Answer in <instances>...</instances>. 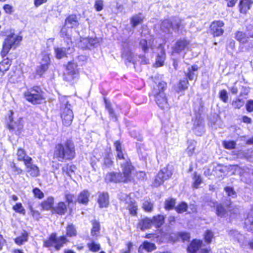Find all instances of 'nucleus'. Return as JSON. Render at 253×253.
I'll return each instance as SVG.
<instances>
[{
  "label": "nucleus",
  "instance_id": "nucleus-1",
  "mask_svg": "<svg viewBox=\"0 0 253 253\" xmlns=\"http://www.w3.org/2000/svg\"><path fill=\"white\" fill-rule=\"evenodd\" d=\"M75 145L71 139L58 143L55 147L54 157L60 162L71 160L75 158Z\"/></svg>",
  "mask_w": 253,
  "mask_h": 253
},
{
  "label": "nucleus",
  "instance_id": "nucleus-2",
  "mask_svg": "<svg viewBox=\"0 0 253 253\" xmlns=\"http://www.w3.org/2000/svg\"><path fill=\"white\" fill-rule=\"evenodd\" d=\"M156 86L154 87L152 93L155 97V101L158 106L161 109L169 108L167 98L164 91L167 88V83L164 81H160L158 84L156 82Z\"/></svg>",
  "mask_w": 253,
  "mask_h": 253
},
{
  "label": "nucleus",
  "instance_id": "nucleus-3",
  "mask_svg": "<svg viewBox=\"0 0 253 253\" xmlns=\"http://www.w3.org/2000/svg\"><path fill=\"white\" fill-rule=\"evenodd\" d=\"M59 100L61 104L60 115L63 124L68 126L71 125L74 118L73 111L71 109V106L68 104L69 102L66 96L60 97Z\"/></svg>",
  "mask_w": 253,
  "mask_h": 253
},
{
  "label": "nucleus",
  "instance_id": "nucleus-4",
  "mask_svg": "<svg viewBox=\"0 0 253 253\" xmlns=\"http://www.w3.org/2000/svg\"><path fill=\"white\" fill-rule=\"evenodd\" d=\"M123 173L110 172L107 174L106 180L109 182H121L130 181L133 169L129 168H121Z\"/></svg>",
  "mask_w": 253,
  "mask_h": 253
},
{
  "label": "nucleus",
  "instance_id": "nucleus-5",
  "mask_svg": "<svg viewBox=\"0 0 253 253\" xmlns=\"http://www.w3.org/2000/svg\"><path fill=\"white\" fill-rule=\"evenodd\" d=\"M21 41L22 37L14 34L7 36L3 42L2 49L0 53L2 57L6 56L11 49L16 48Z\"/></svg>",
  "mask_w": 253,
  "mask_h": 253
},
{
  "label": "nucleus",
  "instance_id": "nucleus-6",
  "mask_svg": "<svg viewBox=\"0 0 253 253\" xmlns=\"http://www.w3.org/2000/svg\"><path fill=\"white\" fill-rule=\"evenodd\" d=\"M116 153L117 163L120 165L121 168H129L133 169L134 167L132 165L130 159L128 158L126 154L124 153L122 145L120 141H116L114 143Z\"/></svg>",
  "mask_w": 253,
  "mask_h": 253
},
{
  "label": "nucleus",
  "instance_id": "nucleus-7",
  "mask_svg": "<svg viewBox=\"0 0 253 253\" xmlns=\"http://www.w3.org/2000/svg\"><path fill=\"white\" fill-rule=\"evenodd\" d=\"M24 95L27 100L34 104H40L43 99L41 88L38 86L28 89L25 92Z\"/></svg>",
  "mask_w": 253,
  "mask_h": 253
},
{
  "label": "nucleus",
  "instance_id": "nucleus-8",
  "mask_svg": "<svg viewBox=\"0 0 253 253\" xmlns=\"http://www.w3.org/2000/svg\"><path fill=\"white\" fill-rule=\"evenodd\" d=\"M119 198L122 203L125 204L126 208L129 210L131 214L133 215L136 214L137 206L134 200L131 199L127 194L124 193L119 194Z\"/></svg>",
  "mask_w": 253,
  "mask_h": 253
},
{
  "label": "nucleus",
  "instance_id": "nucleus-9",
  "mask_svg": "<svg viewBox=\"0 0 253 253\" xmlns=\"http://www.w3.org/2000/svg\"><path fill=\"white\" fill-rule=\"evenodd\" d=\"M203 243L202 240H193L188 246V253H211L210 248H203Z\"/></svg>",
  "mask_w": 253,
  "mask_h": 253
},
{
  "label": "nucleus",
  "instance_id": "nucleus-10",
  "mask_svg": "<svg viewBox=\"0 0 253 253\" xmlns=\"http://www.w3.org/2000/svg\"><path fill=\"white\" fill-rule=\"evenodd\" d=\"M172 175L171 169L169 166L161 169L158 173L155 180L154 184L156 186H160L163 182L169 178Z\"/></svg>",
  "mask_w": 253,
  "mask_h": 253
},
{
  "label": "nucleus",
  "instance_id": "nucleus-11",
  "mask_svg": "<svg viewBox=\"0 0 253 253\" xmlns=\"http://www.w3.org/2000/svg\"><path fill=\"white\" fill-rule=\"evenodd\" d=\"M78 75V70L76 63L72 62L68 63L66 67V72L64 75V79L68 82H71Z\"/></svg>",
  "mask_w": 253,
  "mask_h": 253
},
{
  "label": "nucleus",
  "instance_id": "nucleus-12",
  "mask_svg": "<svg viewBox=\"0 0 253 253\" xmlns=\"http://www.w3.org/2000/svg\"><path fill=\"white\" fill-rule=\"evenodd\" d=\"M99 41L96 38H81L80 41L77 42L76 43L78 46L82 49H90L94 47L98 44Z\"/></svg>",
  "mask_w": 253,
  "mask_h": 253
},
{
  "label": "nucleus",
  "instance_id": "nucleus-13",
  "mask_svg": "<svg viewBox=\"0 0 253 253\" xmlns=\"http://www.w3.org/2000/svg\"><path fill=\"white\" fill-rule=\"evenodd\" d=\"M231 202L229 201L227 203L222 204H218L216 206V213L220 217H225L229 215L231 212Z\"/></svg>",
  "mask_w": 253,
  "mask_h": 253
},
{
  "label": "nucleus",
  "instance_id": "nucleus-14",
  "mask_svg": "<svg viewBox=\"0 0 253 253\" xmlns=\"http://www.w3.org/2000/svg\"><path fill=\"white\" fill-rule=\"evenodd\" d=\"M10 123L8 125V128L10 131L14 132L17 135H19L23 129V124L21 119L18 120L16 122H13L11 116L9 117Z\"/></svg>",
  "mask_w": 253,
  "mask_h": 253
},
{
  "label": "nucleus",
  "instance_id": "nucleus-15",
  "mask_svg": "<svg viewBox=\"0 0 253 253\" xmlns=\"http://www.w3.org/2000/svg\"><path fill=\"white\" fill-rule=\"evenodd\" d=\"M25 164L27 172L32 177H37L40 175L39 168L33 163L32 159H29Z\"/></svg>",
  "mask_w": 253,
  "mask_h": 253
},
{
  "label": "nucleus",
  "instance_id": "nucleus-16",
  "mask_svg": "<svg viewBox=\"0 0 253 253\" xmlns=\"http://www.w3.org/2000/svg\"><path fill=\"white\" fill-rule=\"evenodd\" d=\"M224 25L223 21L220 20L213 21L211 23V29L214 36H220L223 33L224 30L222 27Z\"/></svg>",
  "mask_w": 253,
  "mask_h": 253
},
{
  "label": "nucleus",
  "instance_id": "nucleus-17",
  "mask_svg": "<svg viewBox=\"0 0 253 253\" xmlns=\"http://www.w3.org/2000/svg\"><path fill=\"white\" fill-rule=\"evenodd\" d=\"M50 63V58L48 56H44L41 65L37 68L36 74L40 77L47 70Z\"/></svg>",
  "mask_w": 253,
  "mask_h": 253
},
{
  "label": "nucleus",
  "instance_id": "nucleus-18",
  "mask_svg": "<svg viewBox=\"0 0 253 253\" xmlns=\"http://www.w3.org/2000/svg\"><path fill=\"white\" fill-rule=\"evenodd\" d=\"M55 52L56 57L58 59H61L65 57L67 54L72 53L74 49L73 46H70L68 48L65 47H57L55 48Z\"/></svg>",
  "mask_w": 253,
  "mask_h": 253
},
{
  "label": "nucleus",
  "instance_id": "nucleus-19",
  "mask_svg": "<svg viewBox=\"0 0 253 253\" xmlns=\"http://www.w3.org/2000/svg\"><path fill=\"white\" fill-rule=\"evenodd\" d=\"M109 196L107 193H100L98 198V203L100 208H106L109 205Z\"/></svg>",
  "mask_w": 253,
  "mask_h": 253
},
{
  "label": "nucleus",
  "instance_id": "nucleus-20",
  "mask_svg": "<svg viewBox=\"0 0 253 253\" xmlns=\"http://www.w3.org/2000/svg\"><path fill=\"white\" fill-rule=\"evenodd\" d=\"M159 48L161 51L158 54L155 63L157 67L163 66L165 59V51L161 44L159 45Z\"/></svg>",
  "mask_w": 253,
  "mask_h": 253
},
{
  "label": "nucleus",
  "instance_id": "nucleus-21",
  "mask_svg": "<svg viewBox=\"0 0 253 253\" xmlns=\"http://www.w3.org/2000/svg\"><path fill=\"white\" fill-rule=\"evenodd\" d=\"M90 194L87 190L82 191L78 195L77 202L79 203L86 205L89 201Z\"/></svg>",
  "mask_w": 253,
  "mask_h": 253
},
{
  "label": "nucleus",
  "instance_id": "nucleus-22",
  "mask_svg": "<svg viewBox=\"0 0 253 253\" xmlns=\"http://www.w3.org/2000/svg\"><path fill=\"white\" fill-rule=\"evenodd\" d=\"M172 23L169 19H166L163 21L160 25L161 30L165 33L169 34L171 33Z\"/></svg>",
  "mask_w": 253,
  "mask_h": 253
},
{
  "label": "nucleus",
  "instance_id": "nucleus-23",
  "mask_svg": "<svg viewBox=\"0 0 253 253\" xmlns=\"http://www.w3.org/2000/svg\"><path fill=\"white\" fill-rule=\"evenodd\" d=\"M68 242V240L65 236H61L59 237H57L56 234V242L54 245V248L56 251L60 250Z\"/></svg>",
  "mask_w": 253,
  "mask_h": 253
},
{
  "label": "nucleus",
  "instance_id": "nucleus-24",
  "mask_svg": "<svg viewBox=\"0 0 253 253\" xmlns=\"http://www.w3.org/2000/svg\"><path fill=\"white\" fill-rule=\"evenodd\" d=\"M152 225L151 218L145 217L139 220L138 226L141 230L144 231L151 228Z\"/></svg>",
  "mask_w": 253,
  "mask_h": 253
},
{
  "label": "nucleus",
  "instance_id": "nucleus-25",
  "mask_svg": "<svg viewBox=\"0 0 253 253\" xmlns=\"http://www.w3.org/2000/svg\"><path fill=\"white\" fill-rule=\"evenodd\" d=\"M65 24L68 28H72L77 27L78 24V21L76 15H71L69 16L65 20Z\"/></svg>",
  "mask_w": 253,
  "mask_h": 253
},
{
  "label": "nucleus",
  "instance_id": "nucleus-26",
  "mask_svg": "<svg viewBox=\"0 0 253 253\" xmlns=\"http://www.w3.org/2000/svg\"><path fill=\"white\" fill-rule=\"evenodd\" d=\"M175 241H181L183 242L189 241L190 239V234L188 232H180L174 234Z\"/></svg>",
  "mask_w": 253,
  "mask_h": 253
},
{
  "label": "nucleus",
  "instance_id": "nucleus-27",
  "mask_svg": "<svg viewBox=\"0 0 253 253\" xmlns=\"http://www.w3.org/2000/svg\"><path fill=\"white\" fill-rule=\"evenodd\" d=\"M151 220L152 225H154L156 228H159L164 223L165 217L163 215L158 214L153 216Z\"/></svg>",
  "mask_w": 253,
  "mask_h": 253
},
{
  "label": "nucleus",
  "instance_id": "nucleus-28",
  "mask_svg": "<svg viewBox=\"0 0 253 253\" xmlns=\"http://www.w3.org/2000/svg\"><path fill=\"white\" fill-rule=\"evenodd\" d=\"M189 44V42L184 40H179L177 41L175 43L174 50L176 52H180L183 50Z\"/></svg>",
  "mask_w": 253,
  "mask_h": 253
},
{
  "label": "nucleus",
  "instance_id": "nucleus-29",
  "mask_svg": "<svg viewBox=\"0 0 253 253\" xmlns=\"http://www.w3.org/2000/svg\"><path fill=\"white\" fill-rule=\"evenodd\" d=\"M253 4L251 0H242L240 2V10L241 12L245 13L250 9Z\"/></svg>",
  "mask_w": 253,
  "mask_h": 253
},
{
  "label": "nucleus",
  "instance_id": "nucleus-30",
  "mask_svg": "<svg viewBox=\"0 0 253 253\" xmlns=\"http://www.w3.org/2000/svg\"><path fill=\"white\" fill-rule=\"evenodd\" d=\"M198 69V67L197 65H193L191 68H188V71L186 73V76L189 80H193L196 78Z\"/></svg>",
  "mask_w": 253,
  "mask_h": 253
},
{
  "label": "nucleus",
  "instance_id": "nucleus-31",
  "mask_svg": "<svg viewBox=\"0 0 253 253\" xmlns=\"http://www.w3.org/2000/svg\"><path fill=\"white\" fill-rule=\"evenodd\" d=\"M53 210L58 214L64 215L67 211V206L64 202H61L53 208Z\"/></svg>",
  "mask_w": 253,
  "mask_h": 253
},
{
  "label": "nucleus",
  "instance_id": "nucleus-32",
  "mask_svg": "<svg viewBox=\"0 0 253 253\" xmlns=\"http://www.w3.org/2000/svg\"><path fill=\"white\" fill-rule=\"evenodd\" d=\"M104 101L105 104V108L109 112V117L113 119L114 121H117V116L115 113L114 110L112 108L111 103L108 101L106 98H104Z\"/></svg>",
  "mask_w": 253,
  "mask_h": 253
},
{
  "label": "nucleus",
  "instance_id": "nucleus-33",
  "mask_svg": "<svg viewBox=\"0 0 253 253\" xmlns=\"http://www.w3.org/2000/svg\"><path fill=\"white\" fill-rule=\"evenodd\" d=\"M56 242V233H52L49 238L43 242V246L46 248L54 247Z\"/></svg>",
  "mask_w": 253,
  "mask_h": 253
},
{
  "label": "nucleus",
  "instance_id": "nucleus-34",
  "mask_svg": "<svg viewBox=\"0 0 253 253\" xmlns=\"http://www.w3.org/2000/svg\"><path fill=\"white\" fill-rule=\"evenodd\" d=\"M11 60L8 58H6L0 63V71L2 73V75L4 72L8 70L11 65Z\"/></svg>",
  "mask_w": 253,
  "mask_h": 253
},
{
  "label": "nucleus",
  "instance_id": "nucleus-35",
  "mask_svg": "<svg viewBox=\"0 0 253 253\" xmlns=\"http://www.w3.org/2000/svg\"><path fill=\"white\" fill-rule=\"evenodd\" d=\"M193 130L197 135L201 136L202 135L204 132V126L201 121L198 120L195 122Z\"/></svg>",
  "mask_w": 253,
  "mask_h": 253
},
{
  "label": "nucleus",
  "instance_id": "nucleus-36",
  "mask_svg": "<svg viewBox=\"0 0 253 253\" xmlns=\"http://www.w3.org/2000/svg\"><path fill=\"white\" fill-rule=\"evenodd\" d=\"M229 235L233 240L237 241L239 243H241L244 239V236L235 230H230Z\"/></svg>",
  "mask_w": 253,
  "mask_h": 253
},
{
  "label": "nucleus",
  "instance_id": "nucleus-37",
  "mask_svg": "<svg viewBox=\"0 0 253 253\" xmlns=\"http://www.w3.org/2000/svg\"><path fill=\"white\" fill-rule=\"evenodd\" d=\"M17 159L19 161H23L24 164L26 163V161L29 159H32L30 157L27 155L25 151L22 149H19L17 152Z\"/></svg>",
  "mask_w": 253,
  "mask_h": 253
},
{
  "label": "nucleus",
  "instance_id": "nucleus-38",
  "mask_svg": "<svg viewBox=\"0 0 253 253\" xmlns=\"http://www.w3.org/2000/svg\"><path fill=\"white\" fill-rule=\"evenodd\" d=\"M54 199L52 197H48L46 200L42 203V208L46 210H49L53 207Z\"/></svg>",
  "mask_w": 253,
  "mask_h": 253
},
{
  "label": "nucleus",
  "instance_id": "nucleus-39",
  "mask_svg": "<svg viewBox=\"0 0 253 253\" xmlns=\"http://www.w3.org/2000/svg\"><path fill=\"white\" fill-rule=\"evenodd\" d=\"M28 234L27 232L24 231L21 236L17 237L15 239V242L18 245L23 244L24 242H26L28 240Z\"/></svg>",
  "mask_w": 253,
  "mask_h": 253
},
{
  "label": "nucleus",
  "instance_id": "nucleus-40",
  "mask_svg": "<svg viewBox=\"0 0 253 253\" xmlns=\"http://www.w3.org/2000/svg\"><path fill=\"white\" fill-rule=\"evenodd\" d=\"M77 232L75 226L73 224H70L66 227V235L68 237H75Z\"/></svg>",
  "mask_w": 253,
  "mask_h": 253
},
{
  "label": "nucleus",
  "instance_id": "nucleus-41",
  "mask_svg": "<svg viewBox=\"0 0 253 253\" xmlns=\"http://www.w3.org/2000/svg\"><path fill=\"white\" fill-rule=\"evenodd\" d=\"M171 22L172 23V29L174 30H178L179 28L183 27L182 20L178 17L173 18Z\"/></svg>",
  "mask_w": 253,
  "mask_h": 253
},
{
  "label": "nucleus",
  "instance_id": "nucleus-42",
  "mask_svg": "<svg viewBox=\"0 0 253 253\" xmlns=\"http://www.w3.org/2000/svg\"><path fill=\"white\" fill-rule=\"evenodd\" d=\"M61 35L62 37L67 39V42L68 44H69V42L71 43V44H72V41L71 38V35L69 32V30L65 27H63L60 31Z\"/></svg>",
  "mask_w": 253,
  "mask_h": 253
},
{
  "label": "nucleus",
  "instance_id": "nucleus-43",
  "mask_svg": "<svg viewBox=\"0 0 253 253\" xmlns=\"http://www.w3.org/2000/svg\"><path fill=\"white\" fill-rule=\"evenodd\" d=\"M87 247L89 251L92 252H97L100 249V245L99 244L95 243L94 241H92L87 244Z\"/></svg>",
  "mask_w": 253,
  "mask_h": 253
},
{
  "label": "nucleus",
  "instance_id": "nucleus-44",
  "mask_svg": "<svg viewBox=\"0 0 253 253\" xmlns=\"http://www.w3.org/2000/svg\"><path fill=\"white\" fill-rule=\"evenodd\" d=\"M143 21V17L139 15L133 16L130 19V22L132 27H135Z\"/></svg>",
  "mask_w": 253,
  "mask_h": 253
},
{
  "label": "nucleus",
  "instance_id": "nucleus-45",
  "mask_svg": "<svg viewBox=\"0 0 253 253\" xmlns=\"http://www.w3.org/2000/svg\"><path fill=\"white\" fill-rule=\"evenodd\" d=\"M140 46L144 52H147L149 48L152 47L151 41L148 42L145 40H141L139 43Z\"/></svg>",
  "mask_w": 253,
  "mask_h": 253
},
{
  "label": "nucleus",
  "instance_id": "nucleus-46",
  "mask_svg": "<svg viewBox=\"0 0 253 253\" xmlns=\"http://www.w3.org/2000/svg\"><path fill=\"white\" fill-rule=\"evenodd\" d=\"M188 146L187 149L188 155L191 156L194 152V150L196 145V142L194 140H190L188 142Z\"/></svg>",
  "mask_w": 253,
  "mask_h": 253
},
{
  "label": "nucleus",
  "instance_id": "nucleus-47",
  "mask_svg": "<svg viewBox=\"0 0 253 253\" xmlns=\"http://www.w3.org/2000/svg\"><path fill=\"white\" fill-rule=\"evenodd\" d=\"M153 203L149 200L144 201L142 204V208L146 212H151L153 210Z\"/></svg>",
  "mask_w": 253,
  "mask_h": 253
},
{
  "label": "nucleus",
  "instance_id": "nucleus-48",
  "mask_svg": "<svg viewBox=\"0 0 253 253\" xmlns=\"http://www.w3.org/2000/svg\"><path fill=\"white\" fill-rule=\"evenodd\" d=\"M62 169L63 172H65L67 175L70 176L71 174L74 172L76 169V168L74 165H67L63 167Z\"/></svg>",
  "mask_w": 253,
  "mask_h": 253
},
{
  "label": "nucleus",
  "instance_id": "nucleus-49",
  "mask_svg": "<svg viewBox=\"0 0 253 253\" xmlns=\"http://www.w3.org/2000/svg\"><path fill=\"white\" fill-rule=\"evenodd\" d=\"M193 179L194 181L193 186L195 188H198L202 182L201 176L197 174V172H194Z\"/></svg>",
  "mask_w": 253,
  "mask_h": 253
},
{
  "label": "nucleus",
  "instance_id": "nucleus-50",
  "mask_svg": "<svg viewBox=\"0 0 253 253\" xmlns=\"http://www.w3.org/2000/svg\"><path fill=\"white\" fill-rule=\"evenodd\" d=\"M100 224L96 221H94L92 223V228L91 231V235L93 236H97L99 233Z\"/></svg>",
  "mask_w": 253,
  "mask_h": 253
},
{
  "label": "nucleus",
  "instance_id": "nucleus-51",
  "mask_svg": "<svg viewBox=\"0 0 253 253\" xmlns=\"http://www.w3.org/2000/svg\"><path fill=\"white\" fill-rule=\"evenodd\" d=\"M236 38L241 42L245 43L247 42L246 35L243 32L238 31L236 33Z\"/></svg>",
  "mask_w": 253,
  "mask_h": 253
},
{
  "label": "nucleus",
  "instance_id": "nucleus-52",
  "mask_svg": "<svg viewBox=\"0 0 253 253\" xmlns=\"http://www.w3.org/2000/svg\"><path fill=\"white\" fill-rule=\"evenodd\" d=\"M187 204L185 202H181L175 207V210L178 213H182L187 211Z\"/></svg>",
  "mask_w": 253,
  "mask_h": 253
},
{
  "label": "nucleus",
  "instance_id": "nucleus-53",
  "mask_svg": "<svg viewBox=\"0 0 253 253\" xmlns=\"http://www.w3.org/2000/svg\"><path fill=\"white\" fill-rule=\"evenodd\" d=\"M175 205V200L172 198L166 200L165 202V208L167 210L172 209Z\"/></svg>",
  "mask_w": 253,
  "mask_h": 253
},
{
  "label": "nucleus",
  "instance_id": "nucleus-54",
  "mask_svg": "<svg viewBox=\"0 0 253 253\" xmlns=\"http://www.w3.org/2000/svg\"><path fill=\"white\" fill-rule=\"evenodd\" d=\"M142 244L143 245V248L147 252H152L156 249V246L154 244L148 241L144 242Z\"/></svg>",
  "mask_w": 253,
  "mask_h": 253
},
{
  "label": "nucleus",
  "instance_id": "nucleus-55",
  "mask_svg": "<svg viewBox=\"0 0 253 253\" xmlns=\"http://www.w3.org/2000/svg\"><path fill=\"white\" fill-rule=\"evenodd\" d=\"M223 145L226 149L231 150L235 148L236 143L234 141H223Z\"/></svg>",
  "mask_w": 253,
  "mask_h": 253
},
{
  "label": "nucleus",
  "instance_id": "nucleus-56",
  "mask_svg": "<svg viewBox=\"0 0 253 253\" xmlns=\"http://www.w3.org/2000/svg\"><path fill=\"white\" fill-rule=\"evenodd\" d=\"M13 209L18 213L23 214H25V210L22 206V204L20 203H17L15 206H14L13 207Z\"/></svg>",
  "mask_w": 253,
  "mask_h": 253
},
{
  "label": "nucleus",
  "instance_id": "nucleus-57",
  "mask_svg": "<svg viewBox=\"0 0 253 253\" xmlns=\"http://www.w3.org/2000/svg\"><path fill=\"white\" fill-rule=\"evenodd\" d=\"M188 81L187 79L183 80H180L178 84V88L179 90H185L187 89L188 86Z\"/></svg>",
  "mask_w": 253,
  "mask_h": 253
},
{
  "label": "nucleus",
  "instance_id": "nucleus-58",
  "mask_svg": "<svg viewBox=\"0 0 253 253\" xmlns=\"http://www.w3.org/2000/svg\"><path fill=\"white\" fill-rule=\"evenodd\" d=\"M213 237V233L211 230H207L204 235L205 242L207 243H210Z\"/></svg>",
  "mask_w": 253,
  "mask_h": 253
},
{
  "label": "nucleus",
  "instance_id": "nucleus-59",
  "mask_svg": "<svg viewBox=\"0 0 253 253\" xmlns=\"http://www.w3.org/2000/svg\"><path fill=\"white\" fill-rule=\"evenodd\" d=\"M224 191L229 197L234 198L236 196V193L233 187H226L224 188Z\"/></svg>",
  "mask_w": 253,
  "mask_h": 253
},
{
  "label": "nucleus",
  "instance_id": "nucleus-60",
  "mask_svg": "<svg viewBox=\"0 0 253 253\" xmlns=\"http://www.w3.org/2000/svg\"><path fill=\"white\" fill-rule=\"evenodd\" d=\"M33 192L34 194L35 197L38 198L39 199H42L44 197L43 193L38 188H35L33 190Z\"/></svg>",
  "mask_w": 253,
  "mask_h": 253
},
{
  "label": "nucleus",
  "instance_id": "nucleus-61",
  "mask_svg": "<svg viewBox=\"0 0 253 253\" xmlns=\"http://www.w3.org/2000/svg\"><path fill=\"white\" fill-rule=\"evenodd\" d=\"M244 101L242 99H238L232 102V106L234 108L239 109L244 105Z\"/></svg>",
  "mask_w": 253,
  "mask_h": 253
},
{
  "label": "nucleus",
  "instance_id": "nucleus-62",
  "mask_svg": "<svg viewBox=\"0 0 253 253\" xmlns=\"http://www.w3.org/2000/svg\"><path fill=\"white\" fill-rule=\"evenodd\" d=\"M219 97L222 101L226 103L228 101V95L227 91L225 90H222L220 91Z\"/></svg>",
  "mask_w": 253,
  "mask_h": 253
},
{
  "label": "nucleus",
  "instance_id": "nucleus-63",
  "mask_svg": "<svg viewBox=\"0 0 253 253\" xmlns=\"http://www.w3.org/2000/svg\"><path fill=\"white\" fill-rule=\"evenodd\" d=\"M94 7L97 11H100L103 8V1L102 0H96Z\"/></svg>",
  "mask_w": 253,
  "mask_h": 253
},
{
  "label": "nucleus",
  "instance_id": "nucleus-64",
  "mask_svg": "<svg viewBox=\"0 0 253 253\" xmlns=\"http://www.w3.org/2000/svg\"><path fill=\"white\" fill-rule=\"evenodd\" d=\"M10 167H11V169H12L13 171L15 174H19L22 173V170L21 169L17 167L14 163H12L10 165Z\"/></svg>",
  "mask_w": 253,
  "mask_h": 253
}]
</instances>
